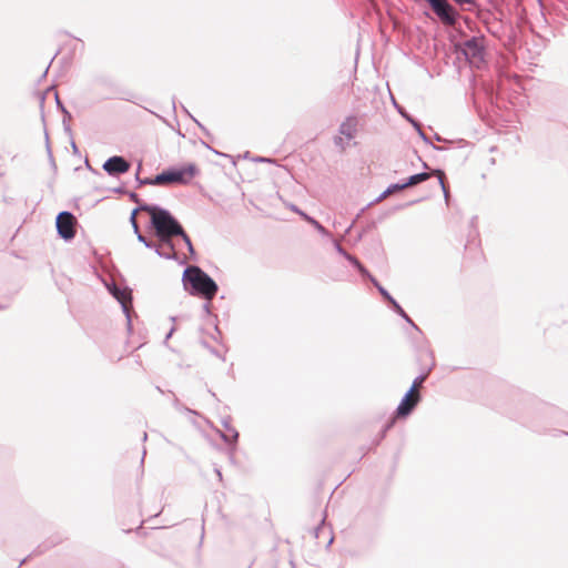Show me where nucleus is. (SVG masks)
Segmentation results:
<instances>
[{"instance_id": "17", "label": "nucleus", "mask_w": 568, "mask_h": 568, "mask_svg": "<svg viewBox=\"0 0 568 568\" xmlns=\"http://www.w3.org/2000/svg\"><path fill=\"white\" fill-rule=\"evenodd\" d=\"M410 122H412V123L414 124V126L417 129L419 136H420V138H422L426 143H427V144L432 145V148H433V149H435V150H442V148H439V146H437V145H435V144H433V143L430 142V140H429V139L427 138V135L423 132V130L420 129V125H419L416 121H414V120H412V119H410Z\"/></svg>"}, {"instance_id": "19", "label": "nucleus", "mask_w": 568, "mask_h": 568, "mask_svg": "<svg viewBox=\"0 0 568 568\" xmlns=\"http://www.w3.org/2000/svg\"><path fill=\"white\" fill-rule=\"evenodd\" d=\"M372 283L376 286L382 296L392 303V300H394L392 295L374 277H372Z\"/></svg>"}, {"instance_id": "1", "label": "nucleus", "mask_w": 568, "mask_h": 568, "mask_svg": "<svg viewBox=\"0 0 568 568\" xmlns=\"http://www.w3.org/2000/svg\"><path fill=\"white\" fill-rule=\"evenodd\" d=\"M141 209H143V212H148L151 215V225L160 242H169V240H173L174 236H180L184 241L190 254H194V247L190 236L168 210L151 204H143Z\"/></svg>"}, {"instance_id": "38", "label": "nucleus", "mask_w": 568, "mask_h": 568, "mask_svg": "<svg viewBox=\"0 0 568 568\" xmlns=\"http://www.w3.org/2000/svg\"><path fill=\"white\" fill-rule=\"evenodd\" d=\"M435 139H436V141H438V142H442V141H443V139H442L438 134H436V135H435Z\"/></svg>"}, {"instance_id": "18", "label": "nucleus", "mask_w": 568, "mask_h": 568, "mask_svg": "<svg viewBox=\"0 0 568 568\" xmlns=\"http://www.w3.org/2000/svg\"><path fill=\"white\" fill-rule=\"evenodd\" d=\"M151 182L152 185L169 184L166 171H163L160 174L155 175L153 179H151Z\"/></svg>"}, {"instance_id": "24", "label": "nucleus", "mask_w": 568, "mask_h": 568, "mask_svg": "<svg viewBox=\"0 0 568 568\" xmlns=\"http://www.w3.org/2000/svg\"><path fill=\"white\" fill-rule=\"evenodd\" d=\"M136 181L139 185H152L151 178L140 179L139 173H136Z\"/></svg>"}, {"instance_id": "6", "label": "nucleus", "mask_w": 568, "mask_h": 568, "mask_svg": "<svg viewBox=\"0 0 568 568\" xmlns=\"http://www.w3.org/2000/svg\"><path fill=\"white\" fill-rule=\"evenodd\" d=\"M199 170L195 164H189L181 169L166 170L169 184L179 183L187 184L197 174Z\"/></svg>"}, {"instance_id": "30", "label": "nucleus", "mask_w": 568, "mask_h": 568, "mask_svg": "<svg viewBox=\"0 0 568 568\" xmlns=\"http://www.w3.org/2000/svg\"><path fill=\"white\" fill-rule=\"evenodd\" d=\"M392 193L388 192V187L379 194V196L376 199V202H381L383 200H385L388 195H390Z\"/></svg>"}, {"instance_id": "34", "label": "nucleus", "mask_w": 568, "mask_h": 568, "mask_svg": "<svg viewBox=\"0 0 568 568\" xmlns=\"http://www.w3.org/2000/svg\"><path fill=\"white\" fill-rule=\"evenodd\" d=\"M55 101H57V105H58V108L61 110V105H63V104H62V103H61V101L59 100V95H58V93H55Z\"/></svg>"}, {"instance_id": "12", "label": "nucleus", "mask_w": 568, "mask_h": 568, "mask_svg": "<svg viewBox=\"0 0 568 568\" xmlns=\"http://www.w3.org/2000/svg\"><path fill=\"white\" fill-rule=\"evenodd\" d=\"M154 251L162 258L178 260L173 240H169V242H161V245H156Z\"/></svg>"}, {"instance_id": "9", "label": "nucleus", "mask_w": 568, "mask_h": 568, "mask_svg": "<svg viewBox=\"0 0 568 568\" xmlns=\"http://www.w3.org/2000/svg\"><path fill=\"white\" fill-rule=\"evenodd\" d=\"M419 402V394H413L412 390H408L404 397L402 398L399 405L396 409V415L399 417L408 416L412 410L415 408L417 403Z\"/></svg>"}, {"instance_id": "21", "label": "nucleus", "mask_w": 568, "mask_h": 568, "mask_svg": "<svg viewBox=\"0 0 568 568\" xmlns=\"http://www.w3.org/2000/svg\"><path fill=\"white\" fill-rule=\"evenodd\" d=\"M139 242L143 243L145 245V247L148 248H155L156 244L153 243L152 241L148 240L143 234H139V236L136 237Z\"/></svg>"}, {"instance_id": "2", "label": "nucleus", "mask_w": 568, "mask_h": 568, "mask_svg": "<svg viewBox=\"0 0 568 568\" xmlns=\"http://www.w3.org/2000/svg\"><path fill=\"white\" fill-rule=\"evenodd\" d=\"M183 285L192 295H199L209 302L214 298L217 293V284L199 266H187L183 272Z\"/></svg>"}, {"instance_id": "37", "label": "nucleus", "mask_w": 568, "mask_h": 568, "mask_svg": "<svg viewBox=\"0 0 568 568\" xmlns=\"http://www.w3.org/2000/svg\"><path fill=\"white\" fill-rule=\"evenodd\" d=\"M173 332H174V328H171L170 332L166 335V338H170L172 336Z\"/></svg>"}, {"instance_id": "27", "label": "nucleus", "mask_w": 568, "mask_h": 568, "mask_svg": "<svg viewBox=\"0 0 568 568\" xmlns=\"http://www.w3.org/2000/svg\"><path fill=\"white\" fill-rule=\"evenodd\" d=\"M356 268L361 272V274L367 276L372 281V275L368 273V271L359 263V265L356 266Z\"/></svg>"}, {"instance_id": "16", "label": "nucleus", "mask_w": 568, "mask_h": 568, "mask_svg": "<svg viewBox=\"0 0 568 568\" xmlns=\"http://www.w3.org/2000/svg\"><path fill=\"white\" fill-rule=\"evenodd\" d=\"M61 112L63 113V120H62V123H63L64 131L71 135V134H72V130H71V126H70V124H69V121H70V119H71V114H70V112L64 108V105H61Z\"/></svg>"}, {"instance_id": "3", "label": "nucleus", "mask_w": 568, "mask_h": 568, "mask_svg": "<svg viewBox=\"0 0 568 568\" xmlns=\"http://www.w3.org/2000/svg\"><path fill=\"white\" fill-rule=\"evenodd\" d=\"M457 52H460L470 67L481 69L485 65L486 38L474 36L455 44Z\"/></svg>"}, {"instance_id": "29", "label": "nucleus", "mask_w": 568, "mask_h": 568, "mask_svg": "<svg viewBox=\"0 0 568 568\" xmlns=\"http://www.w3.org/2000/svg\"><path fill=\"white\" fill-rule=\"evenodd\" d=\"M335 248L344 257H346V255L348 254L338 242H335Z\"/></svg>"}, {"instance_id": "14", "label": "nucleus", "mask_w": 568, "mask_h": 568, "mask_svg": "<svg viewBox=\"0 0 568 568\" xmlns=\"http://www.w3.org/2000/svg\"><path fill=\"white\" fill-rule=\"evenodd\" d=\"M224 427L225 429L229 432L230 435L227 434H222V438L225 443H235L239 438V433L235 428H233L232 426L229 425V423H224Z\"/></svg>"}, {"instance_id": "41", "label": "nucleus", "mask_w": 568, "mask_h": 568, "mask_svg": "<svg viewBox=\"0 0 568 568\" xmlns=\"http://www.w3.org/2000/svg\"><path fill=\"white\" fill-rule=\"evenodd\" d=\"M49 67L44 70L43 77L48 73Z\"/></svg>"}, {"instance_id": "31", "label": "nucleus", "mask_w": 568, "mask_h": 568, "mask_svg": "<svg viewBox=\"0 0 568 568\" xmlns=\"http://www.w3.org/2000/svg\"><path fill=\"white\" fill-rule=\"evenodd\" d=\"M393 425H394V419H392L390 422H388V423L385 425V427H384V429H383V436L386 434V432H388V430L393 427Z\"/></svg>"}, {"instance_id": "40", "label": "nucleus", "mask_w": 568, "mask_h": 568, "mask_svg": "<svg viewBox=\"0 0 568 568\" xmlns=\"http://www.w3.org/2000/svg\"><path fill=\"white\" fill-rule=\"evenodd\" d=\"M72 148H73L74 151H77V145H75L74 142H72Z\"/></svg>"}, {"instance_id": "13", "label": "nucleus", "mask_w": 568, "mask_h": 568, "mask_svg": "<svg viewBox=\"0 0 568 568\" xmlns=\"http://www.w3.org/2000/svg\"><path fill=\"white\" fill-rule=\"evenodd\" d=\"M290 209L293 212L300 214L305 220V222H308L311 225H313L315 227V230L321 235H323V236H328L329 235L328 231L318 221H316L312 216H310L306 213H304L303 211H301L296 205L292 204V205H290Z\"/></svg>"}, {"instance_id": "20", "label": "nucleus", "mask_w": 568, "mask_h": 568, "mask_svg": "<svg viewBox=\"0 0 568 568\" xmlns=\"http://www.w3.org/2000/svg\"><path fill=\"white\" fill-rule=\"evenodd\" d=\"M427 377V374H420L418 375L408 390H412L413 394H415L416 389L422 386V384L425 382Z\"/></svg>"}, {"instance_id": "42", "label": "nucleus", "mask_w": 568, "mask_h": 568, "mask_svg": "<svg viewBox=\"0 0 568 568\" xmlns=\"http://www.w3.org/2000/svg\"><path fill=\"white\" fill-rule=\"evenodd\" d=\"M211 353L219 355L214 349L210 348Z\"/></svg>"}, {"instance_id": "11", "label": "nucleus", "mask_w": 568, "mask_h": 568, "mask_svg": "<svg viewBox=\"0 0 568 568\" xmlns=\"http://www.w3.org/2000/svg\"><path fill=\"white\" fill-rule=\"evenodd\" d=\"M357 124V118L355 115H349L341 123L338 132L341 135H344L347 140H352L356 135Z\"/></svg>"}, {"instance_id": "25", "label": "nucleus", "mask_w": 568, "mask_h": 568, "mask_svg": "<svg viewBox=\"0 0 568 568\" xmlns=\"http://www.w3.org/2000/svg\"><path fill=\"white\" fill-rule=\"evenodd\" d=\"M334 143L336 146H339L341 149H345L346 144L344 142V139L342 136H335L334 138Z\"/></svg>"}, {"instance_id": "26", "label": "nucleus", "mask_w": 568, "mask_h": 568, "mask_svg": "<svg viewBox=\"0 0 568 568\" xmlns=\"http://www.w3.org/2000/svg\"><path fill=\"white\" fill-rule=\"evenodd\" d=\"M345 258H346V260H347L352 265H354L355 267H356L357 265H359V263H361V262H359L355 256H353V255H351V254H347Z\"/></svg>"}, {"instance_id": "4", "label": "nucleus", "mask_w": 568, "mask_h": 568, "mask_svg": "<svg viewBox=\"0 0 568 568\" xmlns=\"http://www.w3.org/2000/svg\"><path fill=\"white\" fill-rule=\"evenodd\" d=\"M436 17L446 26L453 27L459 19L457 9L448 0H425ZM458 7L475 6V0H452Z\"/></svg>"}, {"instance_id": "23", "label": "nucleus", "mask_w": 568, "mask_h": 568, "mask_svg": "<svg viewBox=\"0 0 568 568\" xmlns=\"http://www.w3.org/2000/svg\"><path fill=\"white\" fill-rule=\"evenodd\" d=\"M406 187L407 186L404 185V182L403 183H395V184H390L388 186V192L394 193V192H397V191H402V190H404Z\"/></svg>"}, {"instance_id": "32", "label": "nucleus", "mask_w": 568, "mask_h": 568, "mask_svg": "<svg viewBox=\"0 0 568 568\" xmlns=\"http://www.w3.org/2000/svg\"><path fill=\"white\" fill-rule=\"evenodd\" d=\"M192 119H193V121L199 125V128H200V129H201L205 134H207V131H206V129L202 125V123H200V122H199L196 119H194L193 116H192Z\"/></svg>"}, {"instance_id": "5", "label": "nucleus", "mask_w": 568, "mask_h": 568, "mask_svg": "<svg viewBox=\"0 0 568 568\" xmlns=\"http://www.w3.org/2000/svg\"><path fill=\"white\" fill-rule=\"evenodd\" d=\"M75 217L68 211L60 212L55 219L58 234L65 241L75 236Z\"/></svg>"}, {"instance_id": "22", "label": "nucleus", "mask_w": 568, "mask_h": 568, "mask_svg": "<svg viewBox=\"0 0 568 568\" xmlns=\"http://www.w3.org/2000/svg\"><path fill=\"white\" fill-rule=\"evenodd\" d=\"M142 205H143V204H140V205H139L138 207H135V209L132 211V213H131L130 222H131V225H132V226L139 225V224H138V222H136V214H138V212L143 211V209H141V207H142Z\"/></svg>"}, {"instance_id": "15", "label": "nucleus", "mask_w": 568, "mask_h": 568, "mask_svg": "<svg viewBox=\"0 0 568 568\" xmlns=\"http://www.w3.org/2000/svg\"><path fill=\"white\" fill-rule=\"evenodd\" d=\"M392 306L394 308V311L399 315L402 316L407 323H409L413 327H415L416 329H418V327L414 324V322L410 320V317L406 314V312L402 308V306L395 301V300H392Z\"/></svg>"}, {"instance_id": "39", "label": "nucleus", "mask_w": 568, "mask_h": 568, "mask_svg": "<svg viewBox=\"0 0 568 568\" xmlns=\"http://www.w3.org/2000/svg\"><path fill=\"white\" fill-rule=\"evenodd\" d=\"M115 192H118V193H124V190H123L122 187H119V189H116V190H115Z\"/></svg>"}, {"instance_id": "33", "label": "nucleus", "mask_w": 568, "mask_h": 568, "mask_svg": "<svg viewBox=\"0 0 568 568\" xmlns=\"http://www.w3.org/2000/svg\"><path fill=\"white\" fill-rule=\"evenodd\" d=\"M132 229H133V232H134V234L136 235V237L139 236V234H142V233L140 232V227H139V225L132 226Z\"/></svg>"}, {"instance_id": "35", "label": "nucleus", "mask_w": 568, "mask_h": 568, "mask_svg": "<svg viewBox=\"0 0 568 568\" xmlns=\"http://www.w3.org/2000/svg\"><path fill=\"white\" fill-rule=\"evenodd\" d=\"M203 307H204L205 312H207V313L210 312V303H205L203 305Z\"/></svg>"}, {"instance_id": "7", "label": "nucleus", "mask_w": 568, "mask_h": 568, "mask_svg": "<svg viewBox=\"0 0 568 568\" xmlns=\"http://www.w3.org/2000/svg\"><path fill=\"white\" fill-rule=\"evenodd\" d=\"M432 174H435L437 178H438V183L443 190V193H444V196H445V200L446 202L448 201L449 199V193H448V190L445 185V173L439 170V169H436V170H433L432 173H427V172H422V173H417V174H414L412 176H409L405 182H404V185H406L407 187L409 186H414V185H417L426 180H428L430 178Z\"/></svg>"}, {"instance_id": "28", "label": "nucleus", "mask_w": 568, "mask_h": 568, "mask_svg": "<svg viewBox=\"0 0 568 568\" xmlns=\"http://www.w3.org/2000/svg\"><path fill=\"white\" fill-rule=\"evenodd\" d=\"M129 197H130V200H131L132 202L138 203L139 205H140V204H142V203L140 202V197H139V195H138L135 192H130V193H129Z\"/></svg>"}, {"instance_id": "10", "label": "nucleus", "mask_w": 568, "mask_h": 568, "mask_svg": "<svg viewBox=\"0 0 568 568\" xmlns=\"http://www.w3.org/2000/svg\"><path fill=\"white\" fill-rule=\"evenodd\" d=\"M112 295L118 300V302L122 306V311L125 314L128 321L130 322V307L132 305V295L130 291L121 290L115 285L110 290Z\"/></svg>"}, {"instance_id": "8", "label": "nucleus", "mask_w": 568, "mask_h": 568, "mask_svg": "<svg viewBox=\"0 0 568 568\" xmlns=\"http://www.w3.org/2000/svg\"><path fill=\"white\" fill-rule=\"evenodd\" d=\"M102 168L109 175H119L129 171L130 163L123 156L114 155L109 158Z\"/></svg>"}, {"instance_id": "43", "label": "nucleus", "mask_w": 568, "mask_h": 568, "mask_svg": "<svg viewBox=\"0 0 568 568\" xmlns=\"http://www.w3.org/2000/svg\"><path fill=\"white\" fill-rule=\"evenodd\" d=\"M146 437H148V434H146V433H144V434H143V440H145V439H146Z\"/></svg>"}, {"instance_id": "36", "label": "nucleus", "mask_w": 568, "mask_h": 568, "mask_svg": "<svg viewBox=\"0 0 568 568\" xmlns=\"http://www.w3.org/2000/svg\"><path fill=\"white\" fill-rule=\"evenodd\" d=\"M215 473H216V476H219V478H220V479H222V473H221V470L216 468V469H215Z\"/></svg>"}]
</instances>
